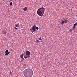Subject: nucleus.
<instances>
[{
    "label": "nucleus",
    "mask_w": 77,
    "mask_h": 77,
    "mask_svg": "<svg viewBox=\"0 0 77 77\" xmlns=\"http://www.w3.org/2000/svg\"><path fill=\"white\" fill-rule=\"evenodd\" d=\"M30 54V53L29 51H26V55L28 56H29Z\"/></svg>",
    "instance_id": "nucleus-4"
},
{
    "label": "nucleus",
    "mask_w": 77,
    "mask_h": 77,
    "mask_svg": "<svg viewBox=\"0 0 77 77\" xmlns=\"http://www.w3.org/2000/svg\"><path fill=\"white\" fill-rule=\"evenodd\" d=\"M39 42V41H38V40L37 39H36V41H35V42L38 43Z\"/></svg>",
    "instance_id": "nucleus-13"
},
{
    "label": "nucleus",
    "mask_w": 77,
    "mask_h": 77,
    "mask_svg": "<svg viewBox=\"0 0 77 77\" xmlns=\"http://www.w3.org/2000/svg\"><path fill=\"white\" fill-rule=\"evenodd\" d=\"M8 50H7L6 51L5 53H8Z\"/></svg>",
    "instance_id": "nucleus-15"
},
{
    "label": "nucleus",
    "mask_w": 77,
    "mask_h": 77,
    "mask_svg": "<svg viewBox=\"0 0 77 77\" xmlns=\"http://www.w3.org/2000/svg\"><path fill=\"white\" fill-rule=\"evenodd\" d=\"M45 11V9L43 7L37 10V13L39 16L42 17Z\"/></svg>",
    "instance_id": "nucleus-2"
},
{
    "label": "nucleus",
    "mask_w": 77,
    "mask_h": 77,
    "mask_svg": "<svg viewBox=\"0 0 77 77\" xmlns=\"http://www.w3.org/2000/svg\"><path fill=\"white\" fill-rule=\"evenodd\" d=\"M69 32H71L72 31V29H70L69 31Z\"/></svg>",
    "instance_id": "nucleus-19"
},
{
    "label": "nucleus",
    "mask_w": 77,
    "mask_h": 77,
    "mask_svg": "<svg viewBox=\"0 0 77 77\" xmlns=\"http://www.w3.org/2000/svg\"><path fill=\"white\" fill-rule=\"evenodd\" d=\"M3 34H6L7 33L6 32V31H3Z\"/></svg>",
    "instance_id": "nucleus-12"
},
{
    "label": "nucleus",
    "mask_w": 77,
    "mask_h": 77,
    "mask_svg": "<svg viewBox=\"0 0 77 77\" xmlns=\"http://www.w3.org/2000/svg\"><path fill=\"white\" fill-rule=\"evenodd\" d=\"M73 29H75V26H74L73 27Z\"/></svg>",
    "instance_id": "nucleus-21"
},
{
    "label": "nucleus",
    "mask_w": 77,
    "mask_h": 77,
    "mask_svg": "<svg viewBox=\"0 0 77 77\" xmlns=\"http://www.w3.org/2000/svg\"><path fill=\"white\" fill-rule=\"evenodd\" d=\"M10 53V52L9 51L8 52H7L6 54H5V55H7L8 54H9Z\"/></svg>",
    "instance_id": "nucleus-8"
},
{
    "label": "nucleus",
    "mask_w": 77,
    "mask_h": 77,
    "mask_svg": "<svg viewBox=\"0 0 77 77\" xmlns=\"http://www.w3.org/2000/svg\"><path fill=\"white\" fill-rule=\"evenodd\" d=\"M68 22V20H65L64 21V23H66Z\"/></svg>",
    "instance_id": "nucleus-7"
},
{
    "label": "nucleus",
    "mask_w": 77,
    "mask_h": 77,
    "mask_svg": "<svg viewBox=\"0 0 77 77\" xmlns=\"http://www.w3.org/2000/svg\"><path fill=\"white\" fill-rule=\"evenodd\" d=\"M38 29H39V28L38 27H36V29H37V30H38Z\"/></svg>",
    "instance_id": "nucleus-17"
},
{
    "label": "nucleus",
    "mask_w": 77,
    "mask_h": 77,
    "mask_svg": "<svg viewBox=\"0 0 77 77\" xmlns=\"http://www.w3.org/2000/svg\"><path fill=\"white\" fill-rule=\"evenodd\" d=\"M12 2H11L10 3V5H11V6L12 5Z\"/></svg>",
    "instance_id": "nucleus-16"
},
{
    "label": "nucleus",
    "mask_w": 77,
    "mask_h": 77,
    "mask_svg": "<svg viewBox=\"0 0 77 77\" xmlns=\"http://www.w3.org/2000/svg\"><path fill=\"white\" fill-rule=\"evenodd\" d=\"M27 9V8L26 7H25L24 8H23V10L24 11H26Z\"/></svg>",
    "instance_id": "nucleus-6"
},
{
    "label": "nucleus",
    "mask_w": 77,
    "mask_h": 77,
    "mask_svg": "<svg viewBox=\"0 0 77 77\" xmlns=\"http://www.w3.org/2000/svg\"><path fill=\"white\" fill-rule=\"evenodd\" d=\"M30 30H32V32H36V27L33 26H32V29H30Z\"/></svg>",
    "instance_id": "nucleus-3"
},
{
    "label": "nucleus",
    "mask_w": 77,
    "mask_h": 77,
    "mask_svg": "<svg viewBox=\"0 0 77 77\" xmlns=\"http://www.w3.org/2000/svg\"><path fill=\"white\" fill-rule=\"evenodd\" d=\"M19 26V25L18 24H17L16 25H15V26L17 27H18Z\"/></svg>",
    "instance_id": "nucleus-11"
},
{
    "label": "nucleus",
    "mask_w": 77,
    "mask_h": 77,
    "mask_svg": "<svg viewBox=\"0 0 77 77\" xmlns=\"http://www.w3.org/2000/svg\"><path fill=\"white\" fill-rule=\"evenodd\" d=\"M14 29H17V28H16V27H14Z\"/></svg>",
    "instance_id": "nucleus-18"
},
{
    "label": "nucleus",
    "mask_w": 77,
    "mask_h": 77,
    "mask_svg": "<svg viewBox=\"0 0 77 77\" xmlns=\"http://www.w3.org/2000/svg\"><path fill=\"white\" fill-rule=\"evenodd\" d=\"M64 23V21L63 20H62V21L61 22V25H63Z\"/></svg>",
    "instance_id": "nucleus-9"
},
{
    "label": "nucleus",
    "mask_w": 77,
    "mask_h": 77,
    "mask_svg": "<svg viewBox=\"0 0 77 77\" xmlns=\"http://www.w3.org/2000/svg\"><path fill=\"white\" fill-rule=\"evenodd\" d=\"M30 57V56H27L26 55H24V58L26 59L28 57Z\"/></svg>",
    "instance_id": "nucleus-5"
},
{
    "label": "nucleus",
    "mask_w": 77,
    "mask_h": 77,
    "mask_svg": "<svg viewBox=\"0 0 77 77\" xmlns=\"http://www.w3.org/2000/svg\"><path fill=\"white\" fill-rule=\"evenodd\" d=\"M76 17H77V15H76Z\"/></svg>",
    "instance_id": "nucleus-23"
},
{
    "label": "nucleus",
    "mask_w": 77,
    "mask_h": 77,
    "mask_svg": "<svg viewBox=\"0 0 77 77\" xmlns=\"http://www.w3.org/2000/svg\"><path fill=\"white\" fill-rule=\"evenodd\" d=\"M11 73H12V72L11 71H10V75L11 74Z\"/></svg>",
    "instance_id": "nucleus-22"
},
{
    "label": "nucleus",
    "mask_w": 77,
    "mask_h": 77,
    "mask_svg": "<svg viewBox=\"0 0 77 77\" xmlns=\"http://www.w3.org/2000/svg\"><path fill=\"white\" fill-rule=\"evenodd\" d=\"M24 75L25 77H31L33 75V72L31 69H28L24 71Z\"/></svg>",
    "instance_id": "nucleus-1"
},
{
    "label": "nucleus",
    "mask_w": 77,
    "mask_h": 77,
    "mask_svg": "<svg viewBox=\"0 0 77 77\" xmlns=\"http://www.w3.org/2000/svg\"><path fill=\"white\" fill-rule=\"evenodd\" d=\"M23 54H22L21 55V58L22 59H23Z\"/></svg>",
    "instance_id": "nucleus-10"
},
{
    "label": "nucleus",
    "mask_w": 77,
    "mask_h": 77,
    "mask_svg": "<svg viewBox=\"0 0 77 77\" xmlns=\"http://www.w3.org/2000/svg\"><path fill=\"white\" fill-rule=\"evenodd\" d=\"M77 25V22H76V23L75 24H74V25H73V26H76Z\"/></svg>",
    "instance_id": "nucleus-14"
},
{
    "label": "nucleus",
    "mask_w": 77,
    "mask_h": 77,
    "mask_svg": "<svg viewBox=\"0 0 77 77\" xmlns=\"http://www.w3.org/2000/svg\"><path fill=\"white\" fill-rule=\"evenodd\" d=\"M38 39H39V40H42V39L41 38H38Z\"/></svg>",
    "instance_id": "nucleus-20"
}]
</instances>
